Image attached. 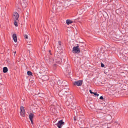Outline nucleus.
<instances>
[{"label":"nucleus","mask_w":128,"mask_h":128,"mask_svg":"<svg viewBox=\"0 0 128 128\" xmlns=\"http://www.w3.org/2000/svg\"><path fill=\"white\" fill-rule=\"evenodd\" d=\"M78 44L76 47H74L72 50V52L74 53H79L80 52V51L79 48Z\"/></svg>","instance_id":"nucleus-1"},{"label":"nucleus","mask_w":128,"mask_h":128,"mask_svg":"<svg viewBox=\"0 0 128 128\" xmlns=\"http://www.w3.org/2000/svg\"><path fill=\"white\" fill-rule=\"evenodd\" d=\"M64 122H63V120L59 121L58 123L56 124L58 128H61V127L64 124Z\"/></svg>","instance_id":"nucleus-2"},{"label":"nucleus","mask_w":128,"mask_h":128,"mask_svg":"<svg viewBox=\"0 0 128 128\" xmlns=\"http://www.w3.org/2000/svg\"><path fill=\"white\" fill-rule=\"evenodd\" d=\"M82 80H78L74 82L73 84L75 86L76 85L78 86H80L82 85Z\"/></svg>","instance_id":"nucleus-3"},{"label":"nucleus","mask_w":128,"mask_h":128,"mask_svg":"<svg viewBox=\"0 0 128 128\" xmlns=\"http://www.w3.org/2000/svg\"><path fill=\"white\" fill-rule=\"evenodd\" d=\"M20 114L23 117L24 116V107L21 106L20 107Z\"/></svg>","instance_id":"nucleus-4"},{"label":"nucleus","mask_w":128,"mask_h":128,"mask_svg":"<svg viewBox=\"0 0 128 128\" xmlns=\"http://www.w3.org/2000/svg\"><path fill=\"white\" fill-rule=\"evenodd\" d=\"M66 99H67V101L69 102V104H72L73 101L72 98H71V96H68L66 97Z\"/></svg>","instance_id":"nucleus-5"},{"label":"nucleus","mask_w":128,"mask_h":128,"mask_svg":"<svg viewBox=\"0 0 128 128\" xmlns=\"http://www.w3.org/2000/svg\"><path fill=\"white\" fill-rule=\"evenodd\" d=\"M34 114L30 113L29 116V117L30 118V120L31 121V123L32 124H33V122L32 120L33 118L34 117Z\"/></svg>","instance_id":"nucleus-6"},{"label":"nucleus","mask_w":128,"mask_h":128,"mask_svg":"<svg viewBox=\"0 0 128 128\" xmlns=\"http://www.w3.org/2000/svg\"><path fill=\"white\" fill-rule=\"evenodd\" d=\"M24 1L25 2H24V3H22V5L23 8H25L27 5V3L26 2H27L28 0H22Z\"/></svg>","instance_id":"nucleus-7"},{"label":"nucleus","mask_w":128,"mask_h":128,"mask_svg":"<svg viewBox=\"0 0 128 128\" xmlns=\"http://www.w3.org/2000/svg\"><path fill=\"white\" fill-rule=\"evenodd\" d=\"M69 89L68 88L67 89L66 88H64L62 90L60 91L59 93V94H61L62 92H68V90Z\"/></svg>","instance_id":"nucleus-8"},{"label":"nucleus","mask_w":128,"mask_h":128,"mask_svg":"<svg viewBox=\"0 0 128 128\" xmlns=\"http://www.w3.org/2000/svg\"><path fill=\"white\" fill-rule=\"evenodd\" d=\"M14 16L15 17L16 20H18V18L19 17V15L16 12H14Z\"/></svg>","instance_id":"nucleus-9"},{"label":"nucleus","mask_w":128,"mask_h":128,"mask_svg":"<svg viewBox=\"0 0 128 128\" xmlns=\"http://www.w3.org/2000/svg\"><path fill=\"white\" fill-rule=\"evenodd\" d=\"M56 62L58 64H60L62 62V60L60 57L57 58L56 59Z\"/></svg>","instance_id":"nucleus-10"},{"label":"nucleus","mask_w":128,"mask_h":128,"mask_svg":"<svg viewBox=\"0 0 128 128\" xmlns=\"http://www.w3.org/2000/svg\"><path fill=\"white\" fill-rule=\"evenodd\" d=\"M12 37L14 42H16L17 41V39L16 34H14L12 36Z\"/></svg>","instance_id":"nucleus-11"},{"label":"nucleus","mask_w":128,"mask_h":128,"mask_svg":"<svg viewBox=\"0 0 128 128\" xmlns=\"http://www.w3.org/2000/svg\"><path fill=\"white\" fill-rule=\"evenodd\" d=\"M46 60H47L48 62L49 61L50 62H52L53 60L52 58H48L47 57H46Z\"/></svg>","instance_id":"nucleus-12"},{"label":"nucleus","mask_w":128,"mask_h":128,"mask_svg":"<svg viewBox=\"0 0 128 128\" xmlns=\"http://www.w3.org/2000/svg\"><path fill=\"white\" fill-rule=\"evenodd\" d=\"M42 78L44 80H47L48 79V77L47 75L43 76L42 77Z\"/></svg>","instance_id":"nucleus-13"},{"label":"nucleus","mask_w":128,"mask_h":128,"mask_svg":"<svg viewBox=\"0 0 128 128\" xmlns=\"http://www.w3.org/2000/svg\"><path fill=\"white\" fill-rule=\"evenodd\" d=\"M66 24L69 25L73 22H72L71 20H67L66 21Z\"/></svg>","instance_id":"nucleus-14"},{"label":"nucleus","mask_w":128,"mask_h":128,"mask_svg":"<svg viewBox=\"0 0 128 128\" xmlns=\"http://www.w3.org/2000/svg\"><path fill=\"white\" fill-rule=\"evenodd\" d=\"M8 69L7 67H4L3 69V72L4 73H5L7 72Z\"/></svg>","instance_id":"nucleus-15"},{"label":"nucleus","mask_w":128,"mask_h":128,"mask_svg":"<svg viewBox=\"0 0 128 128\" xmlns=\"http://www.w3.org/2000/svg\"><path fill=\"white\" fill-rule=\"evenodd\" d=\"M70 104L72 106L71 108L72 109H74L76 107V104H75L73 103V102H72V104Z\"/></svg>","instance_id":"nucleus-16"},{"label":"nucleus","mask_w":128,"mask_h":128,"mask_svg":"<svg viewBox=\"0 0 128 128\" xmlns=\"http://www.w3.org/2000/svg\"><path fill=\"white\" fill-rule=\"evenodd\" d=\"M27 74L29 76L32 75V73L30 71H28L27 72Z\"/></svg>","instance_id":"nucleus-17"},{"label":"nucleus","mask_w":128,"mask_h":128,"mask_svg":"<svg viewBox=\"0 0 128 128\" xmlns=\"http://www.w3.org/2000/svg\"><path fill=\"white\" fill-rule=\"evenodd\" d=\"M14 24L17 27L18 26V23L16 21H15L14 22Z\"/></svg>","instance_id":"nucleus-18"},{"label":"nucleus","mask_w":128,"mask_h":128,"mask_svg":"<svg viewBox=\"0 0 128 128\" xmlns=\"http://www.w3.org/2000/svg\"><path fill=\"white\" fill-rule=\"evenodd\" d=\"M93 94H94L95 96H99V94H97V92H94Z\"/></svg>","instance_id":"nucleus-19"},{"label":"nucleus","mask_w":128,"mask_h":128,"mask_svg":"<svg viewBox=\"0 0 128 128\" xmlns=\"http://www.w3.org/2000/svg\"><path fill=\"white\" fill-rule=\"evenodd\" d=\"M48 52H49V54H50V55H52V54H51V50H49Z\"/></svg>","instance_id":"nucleus-20"},{"label":"nucleus","mask_w":128,"mask_h":128,"mask_svg":"<svg viewBox=\"0 0 128 128\" xmlns=\"http://www.w3.org/2000/svg\"><path fill=\"white\" fill-rule=\"evenodd\" d=\"M24 37L26 39H27L28 38V36L27 35H25Z\"/></svg>","instance_id":"nucleus-21"},{"label":"nucleus","mask_w":128,"mask_h":128,"mask_svg":"<svg viewBox=\"0 0 128 128\" xmlns=\"http://www.w3.org/2000/svg\"><path fill=\"white\" fill-rule=\"evenodd\" d=\"M100 99L101 100H103L104 99V98L102 96H101L100 97Z\"/></svg>","instance_id":"nucleus-22"},{"label":"nucleus","mask_w":128,"mask_h":128,"mask_svg":"<svg viewBox=\"0 0 128 128\" xmlns=\"http://www.w3.org/2000/svg\"><path fill=\"white\" fill-rule=\"evenodd\" d=\"M101 66L102 67H104V65L102 63L101 64Z\"/></svg>","instance_id":"nucleus-23"},{"label":"nucleus","mask_w":128,"mask_h":128,"mask_svg":"<svg viewBox=\"0 0 128 128\" xmlns=\"http://www.w3.org/2000/svg\"><path fill=\"white\" fill-rule=\"evenodd\" d=\"M76 116H74V121H76Z\"/></svg>","instance_id":"nucleus-24"},{"label":"nucleus","mask_w":128,"mask_h":128,"mask_svg":"<svg viewBox=\"0 0 128 128\" xmlns=\"http://www.w3.org/2000/svg\"><path fill=\"white\" fill-rule=\"evenodd\" d=\"M89 91H90V93L91 94H93V93H94V92H92L91 90H89Z\"/></svg>","instance_id":"nucleus-25"},{"label":"nucleus","mask_w":128,"mask_h":128,"mask_svg":"<svg viewBox=\"0 0 128 128\" xmlns=\"http://www.w3.org/2000/svg\"><path fill=\"white\" fill-rule=\"evenodd\" d=\"M16 51H15L14 52V56H15V54H16Z\"/></svg>","instance_id":"nucleus-26"},{"label":"nucleus","mask_w":128,"mask_h":128,"mask_svg":"<svg viewBox=\"0 0 128 128\" xmlns=\"http://www.w3.org/2000/svg\"><path fill=\"white\" fill-rule=\"evenodd\" d=\"M58 42H59V44L60 45H61V44H60L61 42H60V41H59Z\"/></svg>","instance_id":"nucleus-27"},{"label":"nucleus","mask_w":128,"mask_h":128,"mask_svg":"<svg viewBox=\"0 0 128 128\" xmlns=\"http://www.w3.org/2000/svg\"><path fill=\"white\" fill-rule=\"evenodd\" d=\"M77 119H80V118H80V116L79 117V118H78V116H77Z\"/></svg>","instance_id":"nucleus-28"},{"label":"nucleus","mask_w":128,"mask_h":128,"mask_svg":"<svg viewBox=\"0 0 128 128\" xmlns=\"http://www.w3.org/2000/svg\"><path fill=\"white\" fill-rule=\"evenodd\" d=\"M64 94H63V95H64Z\"/></svg>","instance_id":"nucleus-29"}]
</instances>
